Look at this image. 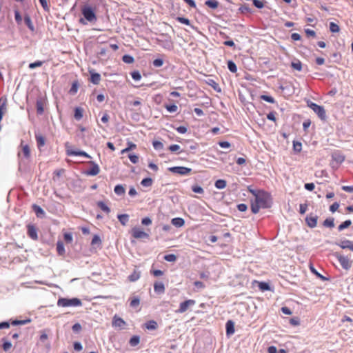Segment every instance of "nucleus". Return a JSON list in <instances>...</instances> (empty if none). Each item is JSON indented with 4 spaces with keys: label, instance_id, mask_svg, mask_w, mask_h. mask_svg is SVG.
<instances>
[{
    "label": "nucleus",
    "instance_id": "obj_60",
    "mask_svg": "<svg viewBox=\"0 0 353 353\" xmlns=\"http://www.w3.org/2000/svg\"><path fill=\"white\" fill-rule=\"evenodd\" d=\"M141 223L144 225H149L152 223V220L149 217H145L141 220Z\"/></svg>",
    "mask_w": 353,
    "mask_h": 353
},
{
    "label": "nucleus",
    "instance_id": "obj_5",
    "mask_svg": "<svg viewBox=\"0 0 353 353\" xmlns=\"http://www.w3.org/2000/svg\"><path fill=\"white\" fill-rule=\"evenodd\" d=\"M168 170L173 174L184 176L189 174L191 172L192 169L183 166H175L169 168Z\"/></svg>",
    "mask_w": 353,
    "mask_h": 353
},
{
    "label": "nucleus",
    "instance_id": "obj_29",
    "mask_svg": "<svg viewBox=\"0 0 353 353\" xmlns=\"http://www.w3.org/2000/svg\"><path fill=\"white\" fill-rule=\"evenodd\" d=\"M57 250L59 255H63L65 253V248L63 242L58 241L57 243Z\"/></svg>",
    "mask_w": 353,
    "mask_h": 353
},
{
    "label": "nucleus",
    "instance_id": "obj_34",
    "mask_svg": "<svg viewBox=\"0 0 353 353\" xmlns=\"http://www.w3.org/2000/svg\"><path fill=\"white\" fill-rule=\"evenodd\" d=\"M140 278V272L134 271L132 274L128 277L129 280L132 282L137 281Z\"/></svg>",
    "mask_w": 353,
    "mask_h": 353
},
{
    "label": "nucleus",
    "instance_id": "obj_58",
    "mask_svg": "<svg viewBox=\"0 0 353 353\" xmlns=\"http://www.w3.org/2000/svg\"><path fill=\"white\" fill-rule=\"evenodd\" d=\"M77 90H78V83H77V82H74L72 85L70 90V93L75 94L77 92Z\"/></svg>",
    "mask_w": 353,
    "mask_h": 353
},
{
    "label": "nucleus",
    "instance_id": "obj_35",
    "mask_svg": "<svg viewBox=\"0 0 353 353\" xmlns=\"http://www.w3.org/2000/svg\"><path fill=\"white\" fill-rule=\"evenodd\" d=\"M122 61L124 62V63H134V59L133 58V57L130 56V55H128V54H125L122 57Z\"/></svg>",
    "mask_w": 353,
    "mask_h": 353
},
{
    "label": "nucleus",
    "instance_id": "obj_17",
    "mask_svg": "<svg viewBox=\"0 0 353 353\" xmlns=\"http://www.w3.org/2000/svg\"><path fill=\"white\" fill-rule=\"evenodd\" d=\"M74 117L77 121H79L83 118L84 110L81 107H76L74 110Z\"/></svg>",
    "mask_w": 353,
    "mask_h": 353
},
{
    "label": "nucleus",
    "instance_id": "obj_48",
    "mask_svg": "<svg viewBox=\"0 0 353 353\" xmlns=\"http://www.w3.org/2000/svg\"><path fill=\"white\" fill-rule=\"evenodd\" d=\"M41 6L44 9L45 11L49 12L50 11V6L48 3V0H39Z\"/></svg>",
    "mask_w": 353,
    "mask_h": 353
},
{
    "label": "nucleus",
    "instance_id": "obj_31",
    "mask_svg": "<svg viewBox=\"0 0 353 353\" xmlns=\"http://www.w3.org/2000/svg\"><path fill=\"white\" fill-rule=\"evenodd\" d=\"M291 66L293 69L297 71H301L302 70V63L299 60L292 62Z\"/></svg>",
    "mask_w": 353,
    "mask_h": 353
},
{
    "label": "nucleus",
    "instance_id": "obj_44",
    "mask_svg": "<svg viewBox=\"0 0 353 353\" xmlns=\"http://www.w3.org/2000/svg\"><path fill=\"white\" fill-rule=\"evenodd\" d=\"M64 240L67 243H71L72 242L73 238L71 233L65 232L63 234Z\"/></svg>",
    "mask_w": 353,
    "mask_h": 353
},
{
    "label": "nucleus",
    "instance_id": "obj_26",
    "mask_svg": "<svg viewBox=\"0 0 353 353\" xmlns=\"http://www.w3.org/2000/svg\"><path fill=\"white\" fill-rule=\"evenodd\" d=\"M118 219L123 225H125L126 223L128 222L129 216L126 214H119Z\"/></svg>",
    "mask_w": 353,
    "mask_h": 353
},
{
    "label": "nucleus",
    "instance_id": "obj_11",
    "mask_svg": "<svg viewBox=\"0 0 353 353\" xmlns=\"http://www.w3.org/2000/svg\"><path fill=\"white\" fill-rule=\"evenodd\" d=\"M112 323L113 327L120 329H123L126 326V322L117 315L113 316Z\"/></svg>",
    "mask_w": 353,
    "mask_h": 353
},
{
    "label": "nucleus",
    "instance_id": "obj_4",
    "mask_svg": "<svg viewBox=\"0 0 353 353\" xmlns=\"http://www.w3.org/2000/svg\"><path fill=\"white\" fill-rule=\"evenodd\" d=\"M20 151L18 152V156H23V158L28 159L30 157V148L28 144L25 143L24 141H21L19 145Z\"/></svg>",
    "mask_w": 353,
    "mask_h": 353
},
{
    "label": "nucleus",
    "instance_id": "obj_13",
    "mask_svg": "<svg viewBox=\"0 0 353 353\" xmlns=\"http://www.w3.org/2000/svg\"><path fill=\"white\" fill-rule=\"evenodd\" d=\"M27 228L28 236L33 240H37L38 235L36 228L33 225H28Z\"/></svg>",
    "mask_w": 353,
    "mask_h": 353
},
{
    "label": "nucleus",
    "instance_id": "obj_32",
    "mask_svg": "<svg viewBox=\"0 0 353 353\" xmlns=\"http://www.w3.org/2000/svg\"><path fill=\"white\" fill-rule=\"evenodd\" d=\"M352 224V221L350 220H346L340 224L338 227V230L339 231H342L343 230L350 227Z\"/></svg>",
    "mask_w": 353,
    "mask_h": 353
},
{
    "label": "nucleus",
    "instance_id": "obj_40",
    "mask_svg": "<svg viewBox=\"0 0 353 353\" xmlns=\"http://www.w3.org/2000/svg\"><path fill=\"white\" fill-rule=\"evenodd\" d=\"M163 258L165 261L169 262H174L176 261V256L174 254H166Z\"/></svg>",
    "mask_w": 353,
    "mask_h": 353
},
{
    "label": "nucleus",
    "instance_id": "obj_3",
    "mask_svg": "<svg viewBox=\"0 0 353 353\" xmlns=\"http://www.w3.org/2000/svg\"><path fill=\"white\" fill-rule=\"evenodd\" d=\"M255 196V203H252L251 205V210L253 213L256 214L259 211L260 208H263L265 204V201L256 194L255 191H251Z\"/></svg>",
    "mask_w": 353,
    "mask_h": 353
},
{
    "label": "nucleus",
    "instance_id": "obj_61",
    "mask_svg": "<svg viewBox=\"0 0 353 353\" xmlns=\"http://www.w3.org/2000/svg\"><path fill=\"white\" fill-rule=\"evenodd\" d=\"M314 184L313 183H307L305 184V188L309 191H312L314 189Z\"/></svg>",
    "mask_w": 353,
    "mask_h": 353
},
{
    "label": "nucleus",
    "instance_id": "obj_8",
    "mask_svg": "<svg viewBox=\"0 0 353 353\" xmlns=\"http://www.w3.org/2000/svg\"><path fill=\"white\" fill-rule=\"evenodd\" d=\"M196 301L193 299H188L180 303L179 309L176 311V313H184L188 310L190 307L194 305Z\"/></svg>",
    "mask_w": 353,
    "mask_h": 353
},
{
    "label": "nucleus",
    "instance_id": "obj_62",
    "mask_svg": "<svg viewBox=\"0 0 353 353\" xmlns=\"http://www.w3.org/2000/svg\"><path fill=\"white\" fill-rule=\"evenodd\" d=\"M253 4L258 8L263 7V3L260 0H253Z\"/></svg>",
    "mask_w": 353,
    "mask_h": 353
},
{
    "label": "nucleus",
    "instance_id": "obj_2",
    "mask_svg": "<svg viewBox=\"0 0 353 353\" xmlns=\"http://www.w3.org/2000/svg\"><path fill=\"white\" fill-rule=\"evenodd\" d=\"M81 13L84 18L89 22H93L97 20V16L94 10L88 5H85L82 7Z\"/></svg>",
    "mask_w": 353,
    "mask_h": 353
},
{
    "label": "nucleus",
    "instance_id": "obj_36",
    "mask_svg": "<svg viewBox=\"0 0 353 353\" xmlns=\"http://www.w3.org/2000/svg\"><path fill=\"white\" fill-rule=\"evenodd\" d=\"M330 30L332 32H339L340 31V28L336 23L331 22L330 23Z\"/></svg>",
    "mask_w": 353,
    "mask_h": 353
},
{
    "label": "nucleus",
    "instance_id": "obj_46",
    "mask_svg": "<svg viewBox=\"0 0 353 353\" xmlns=\"http://www.w3.org/2000/svg\"><path fill=\"white\" fill-rule=\"evenodd\" d=\"M43 63V61H37L34 63H31L29 64V68L34 69L37 67H41Z\"/></svg>",
    "mask_w": 353,
    "mask_h": 353
},
{
    "label": "nucleus",
    "instance_id": "obj_47",
    "mask_svg": "<svg viewBox=\"0 0 353 353\" xmlns=\"http://www.w3.org/2000/svg\"><path fill=\"white\" fill-rule=\"evenodd\" d=\"M152 145L155 150H162L163 148V144L159 141H153Z\"/></svg>",
    "mask_w": 353,
    "mask_h": 353
},
{
    "label": "nucleus",
    "instance_id": "obj_59",
    "mask_svg": "<svg viewBox=\"0 0 353 353\" xmlns=\"http://www.w3.org/2000/svg\"><path fill=\"white\" fill-rule=\"evenodd\" d=\"M339 208V204L337 202H334L332 205H330V210L332 212H334L338 210Z\"/></svg>",
    "mask_w": 353,
    "mask_h": 353
},
{
    "label": "nucleus",
    "instance_id": "obj_64",
    "mask_svg": "<svg viewBox=\"0 0 353 353\" xmlns=\"http://www.w3.org/2000/svg\"><path fill=\"white\" fill-rule=\"evenodd\" d=\"M180 149V146L177 144H173V145H171L170 147H169V150L171 151V152H176L178 151Z\"/></svg>",
    "mask_w": 353,
    "mask_h": 353
},
{
    "label": "nucleus",
    "instance_id": "obj_21",
    "mask_svg": "<svg viewBox=\"0 0 353 353\" xmlns=\"http://www.w3.org/2000/svg\"><path fill=\"white\" fill-rule=\"evenodd\" d=\"M145 327L148 330H156L158 327V325L155 321L150 320V321H148L147 323H145Z\"/></svg>",
    "mask_w": 353,
    "mask_h": 353
},
{
    "label": "nucleus",
    "instance_id": "obj_1",
    "mask_svg": "<svg viewBox=\"0 0 353 353\" xmlns=\"http://www.w3.org/2000/svg\"><path fill=\"white\" fill-rule=\"evenodd\" d=\"M82 305L81 301L78 298L66 299L60 298L57 301V305L59 307H78Z\"/></svg>",
    "mask_w": 353,
    "mask_h": 353
},
{
    "label": "nucleus",
    "instance_id": "obj_16",
    "mask_svg": "<svg viewBox=\"0 0 353 353\" xmlns=\"http://www.w3.org/2000/svg\"><path fill=\"white\" fill-rule=\"evenodd\" d=\"M339 245L342 249H349L353 252V241L350 240H344L341 241Z\"/></svg>",
    "mask_w": 353,
    "mask_h": 353
},
{
    "label": "nucleus",
    "instance_id": "obj_51",
    "mask_svg": "<svg viewBox=\"0 0 353 353\" xmlns=\"http://www.w3.org/2000/svg\"><path fill=\"white\" fill-rule=\"evenodd\" d=\"M12 343L9 341H4L2 345V348L5 352L9 351L12 348Z\"/></svg>",
    "mask_w": 353,
    "mask_h": 353
},
{
    "label": "nucleus",
    "instance_id": "obj_38",
    "mask_svg": "<svg viewBox=\"0 0 353 353\" xmlns=\"http://www.w3.org/2000/svg\"><path fill=\"white\" fill-rule=\"evenodd\" d=\"M140 339L138 336H133L130 340V344L131 346H136L139 343Z\"/></svg>",
    "mask_w": 353,
    "mask_h": 353
},
{
    "label": "nucleus",
    "instance_id": "obj_27",
    "mask_svg": "<svg viewBox=\"0 0 353 353\" xmlns=\"http://www.w3.org/2000/svg\"><path fill=\"white\" fill-rule=\"evenodd\" d=\"M215 187L217 188V189H223L226 187L227 185V183L225 180L223 179H219L217 180L216 182H215V184H214Z\"/></svg>",
    "mask_w": 353,
    "mask_h": 353
},
{
    "label": "nucleus",
    "instance_id": "obj_55",
    "mask_svg": "<svg viewBox=\"0 0 353 353\" xmlns=\"http://www.w3.org/2000/svg\"><path fill=\"white\" fill-rule=\"evenodd\" d=\"M101 240L100 237L97 234L94 235V236L92 239L91 244L95 245V244H101Z\"/></svg>",
    "mask_w": 353,
    "mask_h": 353
},
{
    "label": "nucleus",
    "instance_id": "obj_9",
    "mask_svg": "<svg viewBox=\"0 0 353 353\" xmlns=\"http://www.w3.org/2000/svg\"><path fill=\"white\" fill-rule=\"evenodd\" d=\"M89 164L91 165V168L85 171V174L88 176H96L100 172L99 166L94 161H89Z\"/></svg>",
    "mask_w": 353,
    "mask_h": 353
},
{
    "label": "nucleus",
    "instance_id": "obj_28",
    "mask_svg": "<svg viewBox=\"0 0 353 353\" xmlns=\"http://www.w3.org/2000/svg\"><path fill=\"white\" fill-rule=\"evenodd\" d=\"M24 21H25V23L26 24V26L28 27V28L31 31H34V28L33 23L32 22L30 17L28 15L25 16Z\"/></svg>",
    "mask_w": 353,
    "mask_h": 353
},
{
    "label": "nucleus",
    "instance_id": "obj_22",
    "mask_svg": "<svg viewBox=\"0 0 353 353\" xmlns=\"http://www.w3.org/2000/svg\"><path fill=\"white\" fill-rule=\"evenodd\" d=\"M140 305V299L138 296H133L130 299V306L133 308L139 307Z\"/></svg>",
    "mask_w": 353,
    "mask_h": 353
},
{
    "label": "nucleus",
    "instance_id": "obj_53",
    "mask_svg": "<svg viewBox=\"0 0 353 353\" xmlns=\"http://www.w3.org/2000/svg\"><path fill=\"white\" fill-rule=\"evenodd\" d=\"M290 323L293 326H297L300 325V319L299 317H294L290 319Z\"/></svg>",
    "mask_w": 353,
    "mask_h": 353
},
{
    "label": "nucleus",
    "instance_id": "obj_23",
    "mask_svg": "<svg viewBox=\"0 0 353 353\" xmlns=\"http://www.w3.org/2000/svg\"><path fill=\"white\" fill-rule=\"evenodd\" d=\"M68 155L72 156H81L87 158H91L90 156L84 151H70L68 152Z\"/></svg>",
    "mask_w": 353,
    "mask_h": 353
},
{
    "label": "nucleus",
    "instance_id": "obj_52",
    "mask_svg": "<svg viewBox=\"0 0 353 353\" xmlns=\"http://www.w3.org/2000/svg\"><path fill=\"white\" fill-rule=\"evenodd\" d=\"M192 190L194 192L198 193V194H203L204 192L203 189L199 185H193L192 187Z\"/></svg>",
    "mask_w": 353,
    "mask_h": 353
},
{
    "label": "nucleus",
    "instance_id": "obj_30",
    "mask_svg": "<svg viewBox=\"0 0 353 353\" xmlns=\"http://www.w3.org/2000/svg\"><path fill=\"white\" fill-rule=\"evenodd\" d=\"M205 5L212 9H216L219 6V2L216 0H208L205 1Z\"/></svg>",
    "mask_w": 353,
    "mask_h": 353
},
{
    "label": "nucleus",
    "instance_id": "obj_63",
    "mask_svg": "<svg viewBox=\"0 0 353 353\" xmlns=\"http://www.w3.org/2000/svg\"><path fill=\"white\" fill-rule=\"evenodd\" d=\"M305 32L307 37H314L316 36V32L310 29H306L305 30Z\"/></svg>",
    "mask_w": 353,
    "mask_h": 353
},
{
    "label": "nucleus",
    "instance_id": "obj_12",
    "mask_svg": "<svg viewBox=\"0 0 353 353\" xmlns=\"http://www.w3.org/2000/svg\"><path fill=\"white\" fill-rule=\"evenodd\" d=\"M318 216L310 214L305 218V222L308 227L314 228L317 225Z\"/></svg>",
    "mask_w": 353,
    "mask_h": 353
},
{
    "label": "nucleus",
    "instance_id": "obj_50",
    "mask_svg": "<svg viewBox=\"0 0 353 353\" xmlns=\"http://www.w3.org/2000/svg\"><path fill=\"white\" fill-rule=\"evenodd\" d=\"M132 78L135 81H139L141 79V75L139 71H134L131 73Z\"/></svg>",
    "mask_w": 353,
    "mask_h": 353
},
{
    "label": "nucleus",
    "instance_id": "obj_10",
    "mask_svg": "<svg viewBox=\"0 0 353 353\" xmlns=\"http://www.w3.org/2000/svg\"><path fill=\"white\" fill-rule=\"evenodd\" d=\"M338 261L342 268L346 270L350 269L352 266V261L347 256L340 255L337 257Z\"/></svg>",
    "mask_w": 353,
    "mask_h": 353
},
{
    "label": "nucleus",
    "instance_id": "obj_42",
    "mask_svg": "<svg viewBox=\"0 0 353 353\" xmlns=\"http://www.w3.org/2000/svg\"><path fill=\"white\" fill-rule=\"evenodd\" d=\"M293 149L295 152H299L302 150V144L301 142L299 141H294L293 142Z\"/></svg>",
    "mask_w": 353,
    "mask_h": 353
},
{
    "label": "nucleus",
    "instance_id": "obj_14",
    "mask_svg": "<svg viewBox=\"0 0 353 353\" xmlns=\"http://www.w3.org/2000/svg\"><path fill=\"white\" fill-rule=\"evenodd\" d=\"M89 72L90 74V81L94 85H98L101 81V75L95 72L94 70H90Z\"/></svg>",
    "mask_w": 353,
    "mask_h": 353
},
{
    "label": "nucleus",
    "instance_id": "obj_41",
    "mask_svg": "<svg viewBox=\"0 0 353 353\" xmlns=\"http://www.w3.org/2000/svg\"><path fill=\"white\" fill-rule=\"evenodd\" d=\"M141 185L145 187H150L152 184V179L151 178L143 179L141 182Z\"/></svg>",
    "mask_w": 353,
    "mask_h": 353
},
{
    "label": "nucleus",
    "instance_id": "obj_24",
    "mask_svg": "<svg viewBox=\"0 0 353 353\" xmlns=\"http://www.w3.org/2000/svg\"><path fill=\"white\" fill-rule=\"evenodd\" d=\"M97 204V206L106 214L110 212V208L103 201H98Z\"/></svg>",
    "mask_w": 353,
    "mask_h": 353
},
{
    "label": "nucleus",
    "instance_id": "obj_43",
    "mask_svg": "<svg viewBox=\"0 0 353 353\" xmlns=\"http://www.w3.org/2000/svg\"><path fill=\"white\" fill-rule=\"evenodd\" d=\"M176 21H179L181 23L185 24L187 26L190 25V21L188 19L182 17H177L176 18Z\"/></svg>",
    "mask_w": 353,
    "mask_h": 353
},
{
    "label": "nucleus",
    "instance_id": "obj_15",
    "mask_svg": "<svg viewBox=\"0 0 353 353\" xmlns=\"http://www.w3.org/2000/svg\"><path fill=\"white\" fill-rule=\"evenodd\" d=\"M154 290L159 294H163L165 290L164 284L162 282L156 281L154 283Z\"/></svg>",
    "mask_w": 353,
    "mask_h": 353
},
{
    "label": "nucleus",
    "instance_id": "obj_25",
    "mask_svg": "<svg viewBox=\"0 0 353 353\" xmlns=\"http://www.w3.org/2000/svg\"><path fill=\"white\" fill-rule=\"evenodd\" d=\"M114 191L117 195H123L125 194V190L122 185H117L114 187Z\"/></svg>",
    "mask_w": 353,
    "mask_h": 353
},
{
    "label": "nucleus",
    "instance_id": "obj_7",
    "mask_svg": "<svg viewBox=\"0 0 353 353\" xmlns=\"http://www.w3.org/2000/svg\"><path fill=\"white\" fill-rule=\"evenodd\" d=\"M308 105L316 114H317L320 119H325V110L323 106L319 105L316 103L312 102H311Z\"/></svg>",
    "mask_w": 353,
    "mask_h": 353
},
{
    "label": "nucleus",
    "instance_id": "obj_33",
    "mask_svg": "<svg viewBox=\"0 0 353 353\" xmlns=\"http://www.w3.org/2000/svg\"><path fill=\"white\" fill-rule=\"evenodd\" d=\"M323 226L327 227V228H333L334 226V219L333 218H328L326 219L323 223Z\"/></svg>",
    "mask_w": 353,
    "mask_h": 353
},
{
    "label": "nucleus",
    "instance_id": "obj_20",
    "mask_svg": "<svg viewBox=\"0 0 353 353\" xmlns=\"http://www.w3.org/2000/svg\"><path fill=\"white\" fill-rule=\"evenodd\" d=\"M172 224L174 225L175 227L180 228L184 225L185 221L183 219L180 217L174 218L171 221Z\"/></svg>",
    "mask_w": 353,
    "mask_h": 353
},
{
    "label": "nucleus",
    "instance_id": "obj_39",
    "mask_svg": "<svg viewBox=\"0 0 353 353\" xmlns=\"http://www.w3.org/2000/svg\"><path fill=\"white\" fill-rule=\"evenodd\" d=\"M228 68L229 70L232 72H236L237 71V68H236V64L232 61H229L228 62Z\"/></svg>",
    "mask_w": 353,
    "mask_h": 353
},
{
    "label": "nucleus",
    "instance_id": "obj_56",
    "mask_svg": "<svg viewBox=\"0 0 353 353\" xmlns=\"http://www.w3.org/2000/svg\"><path fill=\"white\" fill-rule=\"evenodd\" d=\"M163 64V61L161 59H156L153 61V65L154 67H161Z\"/></svg>",
    "mask_w": 353,
    "mask_h": 353
},
{
    "label": "nucleus",
    "instance_id": "obj_6",
    "mask_svg": "<svg viewBox=\"0 0 353 353\" xmlns=\"http://www.w3.org/2000/svg\"><path fill=\"white\" fill-rule=\"evenodd\" d=\"M131 235L133 238L137 239H148L149 234L144 232L142 229L134 227L131 230Z\"/></svg>",
    "mask_w": 353,
    "mask_h": 353
},
{
    "label": "nucleus",
    "instance_id": "obj_18",
    "mask_svg": "<svg viewBox=\"0 0 353 353\" xmlns=\"http://www.w3.org/2000/svg\"><path fill=\"white\" fill-rule=\"evenodd\" d=\"M225 327L226 334L228 336H230L234 333V324L232 321H228L225 325Z\"/></svg>",
    "mask_w": 353,
    "mask_h": 353
},
{
    "label": "nucleus",
    "instance_id": "obj_37",
    "mask_svg": "<svg viewBox=\"0 0 353 353\" xmlns=\"http://www.w3.org/2000/svg\"><path fill=\"white\" fill-rule=\"evenodd\" d=\"M36 107H37V112L39 114H42L43 113V111H44V109H43V103L40 101H37V104H36Z\"/></svg>",
    "mask_w": 353,
    "mask_h": 353
},
{
    "label": "nucleus",
    "instance_id": "obj_54",
    "mask_svg": "<svg viewBox=\"0 0 353 353\" xmlns=\"http://www.w3.org/2000/svg\"><path fill=\"white\" fill-rule=\"evenodd\" d=\"M163 47L168 50H172L174 47L173 42L171 40H166L164 41Z\"/></svg>",
    "mask_w": 353,
    "mask_h": 353
},
{
    "label": "nucleus",
    "instance_id": "obj_19",
    "mask_svg": "<svg viewBox=\"0 0 353 353\" xmlns=\"http://www.w3.org/2000/svg\"><path fill=\"white\" fill-rule=\"evenodd\" d=\"M35 138L37 141V147L40 149L41 147L44 146L46 144V139L45 137L40 134H36Z\"/></svg>",
    "mask_w": 353,
    "mask_h": 353
},
{
    "label": "nucleus",
    "instance_id": "obj_49",
    "mask_svg": "<svg viewBox=\"0 0 353 353\" xmlns=\"http://www.w3.org/2000/svg\"><path fill=\"white\" fill-rule=\"evenodd\" d=\"M308 205L307 203H301L299 205V213L303 214L306 212L307 210Z\"/></svg>",
    "mask_w": 353,
    "mask_h": 353
},
{
    "label": "nucleus",
    "instance_id": "obj_45",
    "mask_svg": "<svg viewBox=\"0 0 353 353\" xmlns=\"http://www.w3.org/2000/svg\"><path fill=\"white\" fill-rule=\"evenodd\" d=\"M165 108L169 112H175L178 110V107L173 104V105H165Z\"/></svg>",
    "mask_w": 353,
    "mask_h": 353
},
{
    "label": "nucleus",
    "instance_id": "obj_57",
    "mask_svg": "<svg viewBox=\"0 0 353 353\" xmlns=\"http://www.w3.org/2000/svg\"><path fill=\"white\" fill-rule=\"evenodd\" d=\"M128 157L133 163H137L139 161V157L136 154H130L128 155Z\"/></svg>",
    "mask_w": 353,
    "mask_h": 353
}]
</instances>
